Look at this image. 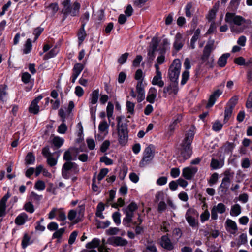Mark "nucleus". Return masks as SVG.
<instances>
[{
	"instance_id": "obj_20",
	"label": "nucleus",
	"mask_w": 252,
	"mask_h": 252,
	"mask_svg": "<svg viewBox=\"0 0 252 252\" xmlns=\"http://www.w3.org/2000/svg\"><path fill=\"white\" fill-rule=\"evenodd\" d=\"M157 95V89L155 87H151L149 90L146 100L150 103H154Z\"/></svg>"
},
{
	"instance_id": "obj_24",
	"label": "nucleus",
	"mask_w": 252,
	"mask_h": 252,
	"mask_svg": "<svg viewBox=\"0 0 252 252\" xmlns=\"http://www.w3.org/2000/svg\"><path fill=\"white\" fill-rule=\"evenodd\" d=\"M123 210L126 216L123 219V222L124 225H127L132 221L134 213L132 212L129 211L125 208Z\"/></svg>"
},
{
	"instance_id": "obj_60",
	"label": "nucleus",
	"mask_w": 252,
	"mask_h": 252,
	"mask_svg": "<svg viewBox=\"0 0 252 252\" xmlns=\"http://www.w3.org/2000/svg\"><path fill=\"white\" fill-rule=\"evenodd\" d=\"M128 55V53L122 54L118 60V63L121 64H124L126 61Z\"/></svg>"
},
{
	"instance_id": "obj_31",
	"label": "nucleus",
	"mask_w": 252,
	"mask_h": 252,
	"mask_svg": "<svg viewBox=\"0 0 252 252\" xmlns=\"http://www.w3.org/2000/svg\"><path fill=\"white\" fill-rule=\"evenodd\" d=\"M241 212V207L239 204H236L231 206L230 213L232 216H237Z\"/></svg>"
},
{
	"instance_id": "obj_28",
	"label": "nucleus",
	"mask_w": 252,
	"mask_h": 252,
	"mask_svg": "<svg viewBox=\"0 0 252 252\" xmlns=\"http://www.w3.org/2000/svg\"><path fill=\"white\" fill-rule=\"evenodd\" d=\"M112 242L113 245L117 246H124L127 244L126 240L118 236L113 238Z\"/></svg>"
},
{
	"instance_id": "obj_49",
	"label": "nucleus",
	"mask_w": 252,
	"mask_h": 252,
	"mask_svg": "<svg viewBox=\"0 0 252 252\" xmlns=\"http://www.w3.org/2000/svg\"><path fill=\"white\" fill-rule=\"evenodd\" d=\"M34 188L38 190H43L45 188V184L42 180H38L35 184Z\"/></svg>"
},
{
	"instance_id": "obj_54",
	"label": "nucleus",
	"mask_w": 252,
	"mask_h": 252,
	"mask_svg": "<svg viewBox=\"0 0 252 252\" xmlns=\"http://www.w3.org/2000/svg\"><path fill=\"white\" fill-rule=\"evenodd\" d=\"M65 229L64 228H60V229H57L53 234V238H60L63 234L64 233Z\"/></svg>"
},
{
	"instance_id": "obj_51",
	"label": "nucleus",
	"mask_w": 252,
	"mask_h": 252,
	"mask_svg": "<svg viewBox=\"0 0 252 252\" xmlns=\"http://www.w3.org/2000/svg\"><path fill=\"white\" fill-rule=\"evenodd\" d=\"M222 126L223 125L219 121H216L213 124L212 129L215 131L218 132L222 129Z\"/></svg>"
},
{
	"instance_id": "obj_40",
	"label": "nucleus",
	"mask_w": 252,
	"mask_h": 252,
	"mask_svg": "<svg viewBox=\"0 0 252 252\" xmlns=\"http://www.w3.org/2000/svg\"><path fill=\"white\" fill-rule=\"evenodd\" d=\"M241 0H231L229 3V8L232 11L236 10L240 4Z\"/></svg>"
},
{
	"instance_id": "obj_32",
	"label": "nucleus",
	"mask_w": 252,
	"mask_h": 252,
	"mask_svg": "<svg viewBox=\"0 0 252 252\" xmlns=\"http://www.w3.org/2000/svg\"><path fill=\"white\" fill-rule=\"evenodd\" d=\"M235 147V144L234 143L227 142L222 147V149L224 150L225 153L229 154L232 152Z\"/></svg>"
},
{
	"instance_id": "obj_29",
	"label": "nucleus",
	"mask_w": 252,
	"mask_h": 252,
	"mask_svg": "<svg viewBox=\"0 0 252 252\" xmlns=\"http://www.w3.org/2000/svg\"><path fill=\"white\" fill-rule=\"evenodd\" d=\"M100 244V240L97 238H94L91 242L88 243L86 245V248L88 249H94L98 248Z\"/></svg>"
},
{
	"instance_id": "obj_17",
	"label": "nucleus",
	"mask_w": 252,
	"mask_h": 252,
	"mask_svg": "<svg viewBox=\"0 0 252 252\" xmlns=\"http://www.w3.org/2000/svg\"><path fill=\"white\" fill-rule=\"evenodd\" d=\"M63 168L67 171L73 172L74 174H77L79 171V168L78 165L71 161L65 162L62 167Z\"/></svg>"
},
{
	"instance_id": "obj_43",
	"label": "nucleus",
	"mask_w": 252,
	"mask_h": 252,
	"mask_svg": "<svg viewBox=\"0 0 252 252\" xmlns=\"http://www.w3.org/2000/svg\"><path fill=\"white\" fill-rule=\"evenodd\" d=\"M192 5L191 3H188L185 6V10L186 16L187 17L190 18L191 17L193 13Z\"/></svg>"
},
{
	"instance_id": "obj_18",
	"label": "nucleus",
	"mask_w": 252,
	"mask_h": 252,
	"mask_svg": "<svg viewBox=\"0 0 252 252\" xmlns=\"http://www.w3.org/2000/svg\"><path fill=\"white\" fill-rule=\"evenodd\" d=\"M77 153L78 149L75 148H70L67 151H66L63 155V159L66 160V162L71 161L72 160H76V157L75 156L74 158L72 157V154L74 153Z\"/></svg>"
},
{
	"instance_id": "obj_33",
	"label": "nucleus",
	"mask_w": 252,
	"mask_h": 252,
	"mask_svg": "<svg viewBox=\"0 0 252 252\" xmlns=\"http://www.w3.org/2000/svg\"><path fill=\"white\" fill-rule=\"evenodd\" d=\"M35 158L32 152H29L25 158V164L27 165L33 164L35 162Z\"/></svg>"
},
{
	"instance_id": "obj_11",
	"label": "nucleus",
	"mask_w": 252,
	"mask_h": 252,
	"mask_svg": "<svg viewBox=\"0 0 252 252\" xmlns=\"http://www.w3.org/2000/svg\"><path fill=\"white\" fill-rule=\"evenodd\" d=\"M43 98L42 95H39L32 100L29 108V111L33 114H37L39 111V106L38 105L39 102Z\"/></svg>"
},
{
	"instance_id": "obj_44",
	"label": "nucleus",
	"mask_w": 252,
	"mask_h": 252,
	"mask_svg": "<svg viewBox=\"0 0 252 252\" xmlns=\"http://www.w3.org/2000/svg\"><path fill=\"white\" fill-rule=\"evenodd\" d=\"M233 108L230 107H227L226 108L224 112V123H225L228 122V120L229 119L230 117H231L232 111H233Z\"/></svg>"
},
{
	"instance_id": "obj_64",
	"label": "nucleus",
	"mask_w": 252,
	"mask_h": 252,
	"mask_svg": "<svg viewBox=\"0 0 252 252\" xmlns=\"http://www.w3.org/2000/svg\"><path fill=\"white\" fill-rule=\"evenodd\" d=\"M210 166L213 169H217L220 167L219 161L214 158L212 159Z\"/></svg>"
},
{
	"instance_id": "obj_2",
	"label": "nucleus",
	"mask_w": 252,
	"mask_h": 252,
	"mask_svg": "<svg viewBox=\"0 0 252 252\" xmlns=\"http://www.w3.org/2000/svg\"><path fill=\"white\" fill-rule=\"evenodd\" d=\"M62 4L63 6L62 12L64 15V18L67 16L70 15L74 17L79 15L80 4L77 1L75 2L72 5H71L70 0H64Z\"/></svg>"
},
{
	"instance_id": "obj_36",
	"label": "nucleus",
	"mask_w": 252,
	"mask_h": 252,
	"mask_svg": "<svg viewBox=\"0 0 252 252\" xmlns=\"http://www.w3.org/2000/svg\"><path fill=\"white\" fill-rule=\"evenodd\" d=\"M98 89L93 91L91 94V103L92 104H95L97 103L99 97Z\"/></svg>"
},
{
	"instance_id": "obj_12",
	"label": "nucleus",
	"mask_w": 252,
	"mask_h": 252,
	"mask_svg": "<svg viewBox=\"0 0 252 252\" xmlns=\"http://www.w3.org/2000/svg\"><path fill=\"white\" fill-rule=\"evenodd\" d=\"M160 244L162 247L168 250H172L174 249V245L171 242L168 235H163L161 237Z\"/></svg>"
},
{
	"instance_id": "obj_10",
	"label": "nucleus",
	"mask_w": 252,
	"mask_h": 252,
	"mask_svg": "<svg viewBox=\"0 0 252 252\" xmlns=\"http://www.w3.org/2000/svg\"><path fill=\"white\" fill-rule=\"evenodd\" d=\"M214 49V41L208 42L204 48L201 60L204 62L207 61Z\"/></svg>"
},
{
	"instance_id": "obj_55",
	"label": "nucleus",
	"mask_w": 252,
	"mask_h": 252,
	"mask_svg": "<svg viewBox=\"0 0 252 252\" xmlns=\"http://www.w3.org/2000/svg\"><path fill=\"white\" fill-rule=\"evenodd\" d=\"M108 169L107 168H103L101 169L100 171V172L97 176V179L99 181L102 180L104 177L108 173Z\"/></svg>"
},
{
	"instance_id": "obj_41",
	"label": "nucleus",
	"mask_w": 252,
	"mask_h": 252,
	"mask_svg": "<svg viewBox=\"0 0 252 252\" xmlns=\"http://www.w3.org/2000/svg\"><path fill=\"white\" fill-rule=\"evenodd\" d=\"M172 83L170 84V94H176L178 92V81H171Z\"/></svg>"
},
{
	"instance_id": "obj_8",
	"label": "nucleus",
	"mask_w": 252,
	"mask_h": 252,
	"mask_svg": "<svg viewBox=\"0 0 252 252\" xmlns=\"http://www.w3.org/2000/svg\"><path fill=\"white\" fill-rule=\"evenodd\" d=\"M58 216L57 220L64 221L66 219L65 212L63 208H53L48 214V218L52 220Z\"/></svg>"
},
{
	"instance_id": "obj_39",
	"label": "nucleus",
	"mask_w": 252,
	"mask_h": 252,
	"mask_svg": "<svg viewBox=\"0 0 252 252\" xmlns=\"http://www.w3.org/2000/svg\"><path fill=\"white\" fill-rule=\"evenodd\" d=\"M86 36L85 27L81 26L78 33V38L80 43H82Z\"/></svg>"
},
{
	"instance_id": "obj_27",
	"label": "nucleus",
	"mask_w": 252,
	"mask_h": 252,
	"mask_svg": "<svg viewBox=\"0 0 252 252\" xmlns=\"http://www.w3.org/2000/svg\"><path fill=\"white\" fill-rule=\"evenodd\" d=\"M152 84L153 85H157L159 87H163L164 83L162 80V74H156L153 78Z\"/></svg>"
},
{
	"instance_id": "obj_57",
	"label": "nucleus",
	"mask_w": 252,
	"mask_h": 252,
	"mask_svg": "<svg viewBox=\"0 0 252 252\" xmlns=\"http://www.w3.org/2000/svg\"><path fill=\"white\" fill-rule=\"evenodd\" d=\"M52 14H55L59 10L58 5L57 3H53L49 5L48 7Z\"/></svg>"
},
{
	"instance_id": "obj_30",
	"label": "nucleus",
	"mask_w": 252,
	"mask_h": 252,
	"mask_svg": "<svg viewBox=\"0 0 252 252\" xmlns=\"http://www.w3.org/2000/svg\"><path fill=\"white\" fill-rule=\"evenodd\" d=\"M200 34V30L197 29L195 31L194 35L191 39L190 41V47L191 49H194L195 48V43L197 40L199 39V35Z\"/></svg>"
},
{
	"instance_id": "obj_3",
	"label": "nucleus",
	"mask_w": 252,
	"mask_h": 252,
	"mask_svg": "<svg viewBox=\"0 0 252 252\" xmlns=\"http://www.w3.org/2000/svg\"><path fill=\"white\" fill-rule=\"evenodd\" d=\"M181 69V62L179 59H175L168 69V74L171 81H178Z\"/></svg>"
},
{
	"instance_id": "obj_5",
	"label": "nucleus",
	"mask_w": 252,
	"mask_h": 252,
	"mask_svg": "<svg viewBox=\"0 0 252 252\" xmlns=\"http://www.w3.org/2000/svg\"><path fill=\"white\" fill-rule=\"evenodd\" d=\"M154 156V146L152 145H150L144 151L143 158L139 163L140 166L143 167L149 163L153 159Z\"/></svg>"
},
{
	"instance_id": "obj_42",
	"label": "nucleus",
	"mask_w": 252,
	"mask_h": 252,
	"mask_svg": "<svg viewBox=\"0 0 252 252\" xmlns=\"http://www.w3.org/2000/svg\"><path fill=\"white\" fill-rule=\"evenodd\" d=\"M30 237L27 234H25L22 241V247L23 249H25L28 245L31 244L30 241Z\"/></svg>"
},
{
	"instance_id": "obj_34",
	"label": "nucleus",
	"mask_w": 252,
	"mask_h": 252,
	"mask_svg": "<svg viewBox=\"0 0 252 252\" xmlns=\"http://www.w3.org/2000/svg\"><path fill=\"white\" fill-rule=\"evenodd\" d=\"M157 249L153 241H148L146 249L143 252H157Z\"/></svg>"
},
{
	"instance_id": "obj_14",
	"label": "nucleus",
	"mask_w": 252,
	"mask_h": 252,
	"mask_svg": "<svg viewBox=\"0 0 252 252\" xmlns=\"http://www.w3.org/2000/svg\"><path fill=\"white\" fill-rule=\"evenodd\" d=\"M136 91L138 94L137 101L140 102L145 98V90L142 80L138 81L136 85Z\"/></svg>"
},
{
	"instance_id": "obj_46",
	"label": "nucleus",
	"mask_w": 252,
	"mask_h": 252,
	"mask_svg": "<svg viewBox=\"0 0 252 252\" xmlns=\"http://www.w3.org/2000/svg\"><path fill=\"white\" fill-rule=\"evenodd\" d=\"M113 105L111 103H108L106 108V112L109 122H110V118L112 117L113 116Z\"/></svg>"
},
{
	"instance_id": "obj_7",
	"label": "nucleus",
	"mask_w": 252,
	"mask_h": 252,
	"mask_svg": "<svg viewBox=\"0 0 252 252\" xmlns=\"http://www.w3.org/2000/svg\"><path fill=\"white\" fill-rule=\"evenodd\" d=\"M118 141L121 145H125L128 140L127 126H121L117 127Z\"/></svg>"
},
{
	"instance_id": "obj_58",
	"label": "nucleus",
	"mask_w": 252,
	"mask_h": 252,
	"mask_svg": "<svg viewBox=\"0 0 252 252\" xmlns=\"http://www.w3.org/2000/svg\"><path fill=\"white\" fill-rule=\"evenodd\" d=\"M210 217V213L208 210H206L203 213L200 215V220L202 222L208 220Z\"/></svg>"
},
{
	"instance_id": "obj_56",
	"label": "nucleus",
	"mask_w": 252,
	"mask_h": 252,
	"mask_svg": "<svg viewBox=\"0 0 252 252\" xmlns=\"http://www.w3.org/2000/svg\"><path fill=\"white\" fill-rule=\"evenodd\" d=\"M238 100V98L237 96H234L232 97L229 100V101L228 103V104H227L228 107H230V108L232 107V108L233 109L234 107H235V106L236 105V104H237Z\"/></svg>"
},
{
	"instance_id": "obj_61",
	"label": "nucleus",
	"mask_w": 252,
	"mask_h": 252,
	"mask_svg": "<svg viewBox=\"0 0 252 252\" xmlns=\"http://www.w3.org/2000/svg\"><path fill=\"white\" fill-rule=\"evenodd\" d=\"M249 199V195L246 193L240 194L238 197V200L239 201L243 203H246L248 202Z\"/></svg>"
},
{
	"instance_id": "obj_23",
	"label": "nucleus",
	"mask_w": 252,
	"mask_h": 252,
	"mask_svg": "<svg viewBox=\"0 0 252 252\" xmlns=\"http://www.w3.org/2000/svg\"><path fill=\"white\" fill-rule=\"evenodd\" d=\"M28 215L25 213H22L16 218L15 223L18 225H22L28 220Z\"/></svg>"
},
{
	"instance_id": "obj_45",
	"label": "nucleus",
	"mask_w": 252,
	"mask_h": 252,
	"mask_svg": "<svg viewBox=\"0 0 252 252\" xmlns=\"http://www.w3.org/2000/svg\"><path fill=\"white\" fill-rule=\"evenodd\" d=\"M90 18L89 13L88 12H85L81 16L80 21L81 22V26L85 27L87 23L88 22Z\"/></svg>"
},
{
	"instance_id": "obj_4",
	"label": "nucleus",
	"mask_w": 252,
	"mask_h": 252,
	"mask_svg": "<svg viewBox=\"0 0 252 252\" xmlns=\"http://www.w3.org/2000/svg\"><path fill=\"white\" fill-rule=\"evenodd\" d=\"M225 21L229 24H233L237 26H241L243 24H250V20H246L243 17L236 15L235 13L227 12L225 15Z\"/></svg>"
},
{
	"instance_id": "obj_15",
	"label": "nucleus",
	"mask_w": 252,
	"mask_h": 252,
	"mask_svg": "<svg viewBox=\"0 0 252 252\" xmlns=\"http://www.w3.org/2000/svg\"><path fill=\"white\" fill-rule=\"evenodd\" d=\"M84 65L80 63L75 64L73 68V73L71 76V82L74 83L81 71L84 69Z\"/></svg>"
},
{
	"instance_id": "obj_6",
	"label": "nucleus",
	"mask_w": 252,
	"mask_h": 252,
	"mask_svg": "<svg viewBox=\"0 0 252 252\" xmlns=\"http://www.w3.org/2000/svg\"><path fill=\"white\" fill-rule=\"evenodd\" d=\"M225 86V82H222L219 86V89L215 90L210 96L208 102L206 105L207 108L212 107L215 103L216 100L223 93V88Z\"/></svg>"
},
{
	"instance_id": "obj_53",
	"label": "nucleus",
	"mask_w": 252,
	"mask_h": 252,
	"mask_svg": "<svg viewBox=\"0 0 252 252\" xmlns=\"http://www.w3.org/2000/svg\"><path fill=\"white\" fill-rule=\"evenodd\" d=\"M121 214L119 212H115L112 214V218L114 222L117 225L121 223Z\"/></svg>"
},
{
	"instance_id": "obj_19",
	"label": "nucleus",
	"mask_w": 252,
	"mask_h": 252,
	"mask_svg": "<svg viewBox=\"0 0 252 252\" xmlns=\"http://www.w3.org/2000/svg\"><path fill=\"white\" fill-rule=\"evenodd\" d=\"M10 197V193L7 192L0 201V217L5 214L6 203Z\"/></svg>"
},
{
	"instance_id": "obj_59",
	"label": "nucleus",
	"mask_w": 252,
	"mask_h": 252,
	"mask_svg": "<svg viewBox=\"0 0 252 252\" xmlns=\"http://www.w3.org/2000/svg\"><path fill=\"white\" fill-rule=\"evenodd\" d=\"M169 45L170 43L167 39L165 38L163 40L162 43V48L161 51L162 54L164 53L166 50L169 48Z\"/></svg>"
},
{
	"instance_id": "obj_62",
	"label": "nucleus",
	"mask_w": 252,
	"mask_h": 252,
	"mask_svg": "<svg viewBox=\"0 0 252 252\" xmlns=\"http://www.w3.org/2000/svg\"><path fill=\"white\" fill-rule=\"evenodd\" d=\"M110 145V142L109 140L104 141L100 147V151L103 153L106 152L108 149Z\"/></svg>"
},
{
	"instance_id": "obj_50",
	"label": "nucleus",
	"mask_w": 252,
	"mask_h": 252,
	"mask_svg": "<svg viewBox=\"0 0 252 252\" xmlns=\"http://www.w3.org/2000/svg\"><path fill=\"white\" fill-rule=\"evenodd\" d=\"M126 107L128 112L131 115H133L134 114L135 104L130 102V101L127 100L126 103Z\"/></svg>"
},
{
	"instance_id": "obj_16",
	"label": "nucleus",
	"mask_w": 252,
	"mask_h": 252,
	"mask_svg": "<svg viewBox=\"0 0 252 252\" xmlns=\"http://www.w3.org/2000/svg\"><path fill=\"white\" fill-rule=\"evenodd\" d=\"M185 43V40L182 35L180 33H177L175 37V41L173 44L174 49L178 51L182 49Z\"/></svg>"
},
{
	"instance_id": "obj_38",
	"label": "nucleus",
	"mask_w": 252,
	"mask_h": 252,
	"mask_svg": "<svg viewBox=\"0 0 252 252\" xmlns=\"http://www.w3.org/2000/svg\"><path fill=\"white\" fill-rule=\"evenodd\" d=\"M32 49V41L30 38H28L25 45L24 48L23 49V53L25 54H27L29 53Z\"/></svg>"
},
{
	"instance_id": "obj_26",
	"label": "nucleus",
	"mask_w": 252,
	"mask_h": 252,
	"mask_svg": "<svg viewBox=\"0 0 252 252\" xmlns=\"http://www.w3.org/2000/svg\"><path fill=\"white\" fill-rule=\"evenodd\" d=\"M229 53H225L222 54L218 59L217 64L220 67H224L226 63L228 58L230 57Z\"/></svg>"
},
{
	"instance_id": "obj_22",
	"label": "nucleus",
	"mask_w": 252,
	"mask_h": 252,
	"mask_svg": "<svg viewBox=\"0 0 252 252\" xmlns=\"http://www.w3.org/2000/svg\"><path fill=\"white\" fill-rule=\"evenodd\" d=\"M227 230L232 234H235L237 231V226L236 222L230 219H227L226 221Z\"/></svg>"
},
{
	"instance_id": "obj_13",
	"label": "nucleus",
	"mask_w": 252,
	"mask_h": 252,
	"mask_svg": "<svg viewBox=\"0 0 252 252\" xmlns=\"http://www.w3.org/2000/svg\"><path fill=\"white\" fill-rule=\"evenodd\" d=\"M197 171V169L196 167H185L183 169L182 176L187 180H190Z\"/></svg>"
},
{
	"instance_id": "obj_25",
	"label": "nucleus",
	"mask_w": 252,
	"mask_h": 252,
	"mask_svg": "<svg viewBox=\"0 0 252 252\" xmlns=\"http://www.w3.org/2000/svg\"><path fill=\"white\" fill-rule=\"evenodd\" d=\"M7 86L5 84L0 85V100L2 102H6L8 94Z\"/></svg>"
},
{
	"instance_id": "obj_52",
	"label": "nucleus",
	"mask_w": 252,
	"mask_h": 252,
	"mask_svg": "<svg viewBox=\"0 0 252 252\" xmlns=\"http://www.w3.org/2000/svg\"><path fill=\"white\" fill-rule=\"evenodd\" d=\"M64 140L63 138L56 137L53 140V144L57 147H60L63 143Z\"/></svg>"
},
{
	"instance_id": "obj_35",
	"label": "nucleus",
	"mask_w": 252,
	"mask_h": 252,
	"mask_svg": "<svg viewBox=\"0 0 252 252\" xmlns=\"http://www.w3.org/2000/svg\"><path fill=\"white\" fill-rule=\"evenodd\" d=\"M108 128L109 125L105 120L100 122L98 126L99 131L101 133L105 132V135L108 133Z\"/></svg>"
},
{
	"instance_id": "obj_63",
	"label": "nucleus",
	"mask_w": 252,
	"mask_h": 252,
	"mask_svg": "<svg viewBox=\"0 0 252 252\" xmlns=\"http://www.w3.org/2000/svg\"><path fill=\"white\" fill-rule=\"evenodd\" d=\"M100 161L104 162L106 165H109L113 164V160L106 156H103L100 159Z\"/></svg>"
},
{
	"instance_id": "obj_1",
	"label": "nucleus",
	"mask_w": 252,
	"mask_h": 252,
	"mask_svg": "<svg viewBox=\"0 0 252 252\" xmlns=\"http://www.w3.org/2000/svg\"><path fill=\"white\" fill-rule=\"evenodd\" d=\"M194 135V129L192 128L189 130L186 134L185 137L181 144V147L180 149V157L183 158L184 160L189 158L192 154L191 144Z\"/></svg>"
},
{
	"instance_id": "obj_9",
	"label": "nucleus",
	"mask_w": 252,
	"mask_h": 252,
	"mask_svg": "<svg viewBox=\"0 0 252 252\" xmlns=\"http://www.w3.org/2000/svg\"><path fill=\"white\" fill-rule=\"evenodd\" d=\"M226 211V206L222 203H219L217 205L214 206L211 210V218L216 220L218 219L217 213L223 214Z\"/></svg>"
},
{
	"instance_id": "obj_47",
	"label": "nucleus",
	"mask_w": 252,
	"mask_h": 252,
	"mask_svg": "<svg viewBox=\"0 0 252 252\" xmlns=\"http://www.w3.org/2000/svg\"><path fill=\"white\" fill-rule=\"evenodd\" d=\"M24 209L30 213H32L34 211V206L31 202L26 203L24 206Z\"/></svg>"
},
{
	"instance_id": "obj_48",
	"label": "nucleus",
	"mask_w": 252,
	"mask_h": 252,
	"mask_svg": "<svg viewBox=\"0 0 252 252\" xmlns=\"http://www.w3.org/2000/svg\"><path fill=\"white\" fill-rule=\"evenodd\" d=\"M189 77V72L188 70H185L182 74V80L181 82L182 85H184L187 83Z\"/></svg>"
},
{
	"instance_id": "obj_21",
	"label": "nucleus",
	"mask_w": 252,
	"mask_h": 252,
	"mask_svg": "<svg viewBox=\"0 0 252 252\" xmlns=\"http://www.w3.org/2000/svg\"><path fill=\"white\" fill-rule=\"evenodd\" d=\"M192 210L188 209L186 214V219L189 224V225L192 227H195L197 226L198 222L196 221L194 218L191 216V212Z\"/></svg>"
},
{
	"instance_id": "obj_37",
	"label": "nucleus",
	"mask_w": 252,
	"mask_h": 252,
	"mask_svg": "<svg viewBox=\"0 0 252 252\" xmlns=\"http://www.w3.org/2000/svg\"><path fill=\"white\" fill-rule=\"evenodd\" d=\"M234 63L239 65H247L248 66L252 62L249 61V62H245V60L242 57H239L234 59Z\"/></svg>"
}]
</instances>
